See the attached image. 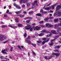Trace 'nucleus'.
I'll return each mask as SVG.
<instances>
[{
  "label": "nucleus",
  "instance_id": "obj_49",
  "mask_svg": "<svg viewBox=\"0 0 61 61\" xmlns=\"http://www.w3.org/2000/svg\"><path fill=\"white\" fill-rule=\"evenodd\" d=\"M25 5H23L22 6V7L23 8H24V7H25Z\"/></svg>",
  "mask_w": 61,
  "mask_h": 61
},
{
  "label": "nucleus",
  "instance_id": "obj_7",
  "mask_svg": "<svg viewBox=\"0 0 61 61\" xmlns=\"http://www.w3.org/2000/svg\"><path fill=\"white\" fill-rule=\"evenodd\" d=\"M61 8V6L59 5H58L56 8V12H57V11L58 10L60 9Z\"/></svg>",
  "mask_w": 61,
  "mask_h": 61
},
{
  "label": "nucleus",
  "instance_id": "obj_25",
  "mask_svg": "<svg viewBox=\"0 0 61 61\" xmlns=\"http://www.w3.org/2000/svg\"><path fill=\"white\" fill-rule=\"evenodd\" d=\"M23 36L24 37H26V36H27V34H26V33H25Z\"/></svg>",
  "mask_w": 61,
  "mask_h": 61
},
{
  "label": "nucleus",
  "instance_id": "obj_33",
  "mask_svg": "<svg viewBox=\"0 0 61 61\" xmlns=\"http://www.w3.org/2000/svg\"><path fill=\"white\" fill-rule=\"evenodd\" d=\"M15 6V7H16L17 6V5L15 3H14L13 4Z\"/></svg>",
  "mask_w": 61,
  "mask_h": 61
},
{
  "label": "nucleus",
  "instance_id": "obj_52",
  "mask_svg": "<svg viewBox=\"0 0 61 61\" xmlns=\"http://www.w3.org/2000/svg\"><path fill=\"white\" fill-rule=\"evenodd\" d=\"M55 6V5H53L52 7V9H54V7Z\"/></svg>",
  "mask_w": 61,
  "mask_h": 61
},
{
  "label": "nucleus",
  "instance_id": "obj_3",
  "mask_svg": "<svg viewBox=\"0 0 61 61\" xmlns=\"http://www.w3.org/2000/svg\"><path fill=\"white\" fill-rule=\"evenodd\" d=\"M6 39V37H4L3 36H0V41H3Z\"/></svg>",
  "mask_w": 61,
  "mask_h": 61
},
{
  "label": "nucleus",
  "instance_id": "obj_14",
  "mask_svg": "<svg viewBox=\"0 0 61 61\" xmlns=\"http://www.w3.org/2000/svg\"><path fill=\"white\" fill-rule=\"evenodd\" d=\"M8 26L11 27V28H17V27L16 26H12L11 25H8Z\"/></svg>",
  "mask_w": 61,
  "mask_h": 61
},
{
  "label": "nucleus",
  "instance_id": "obj_42",
  "mask_svg": "<svg viewBox=\"0 0 61 61\" xmlns=\"http://www.w3.org/2000/svg\"><path fill=\"white\" fill-rule=\"evenodd\" d=\"M57 25H54V26H55V28H56V27L57 26Z\"/></svg>",
  "mask_w": 61,
  "mask_h": 61
},
{
  "label": "nucleus",
  "instance_id": "obj_22",
  "mask_svg": "<svg viewBox=\"0 0 61 61\" xmlns=\"http://www.w3.org/2000/svg\"><path fill=\"white\" fill-rule=\"evenodd\" d=\"M60 47V46H56L55 47V48H59Z\"/></svg>",
  "mask_w": 61,
  "mask_h": 61
},
{
  "label": "nucleus",
  "instance_id": "obj_51",
  "mask_svg": "<svg viewBox=\"0 0 61 61\" xmlns=\"http://www.w3.org/2000/svg\"><path fill=\"white\" fill-rule=\"evenodd\" d=\"M18 16H20V17H22L21 16V15L20 14L18 15Z\"/></svg>",
  "mask_w": 61,
  "mask_h": 61
},
{
  "label": "nucleus",
  "instance_id": "obj_16",
  "mask_svg": "<svg viewBox=\"0 0 61 61\" xmlns=\"http://www.w3.org/2000/svg\"><path fill=\"white\" fill-rule=\"evenodd\" d=\"M18 26L19 27H22L23 26V25H22L21 24L19 23L18 24Z\"/></svg>",
  "mask_w": 61,
  "mask_h": 61
},
{
  "label": "nucleus",
  "instance_id": "obj_35",
  "mask_svg": "<svg viewBox=\"0 0 61 61\" xmlns=\"http://www.w3.org/2000/svg\"><path fill=\"white\" fill-rule=\"evenodd\" d=\"M46 39H47V38H44L43 39V40H46Z\"/></svg>",
  "mask_w": 61,
  "mask_h": 61
},
{
  "label": "nucleus",
  "instance_id": "obj_29",
  "mask_svg": "<svg viewBox=\"0 0 61 61\" xmlns=\"http://www.w3.org/2000/svg\"><path fill=\"white\" fill-rule=\"evenodd\" d=\"M16 7H17V8L18 9H20V8H21V7H20L18 5H17V6Z\"/></svg>",
  "mask_w": 61,
  "mask_h": 61
},
{
  "label": "nucleus",
  "instance_id": "obj_59",
  "mask_svg": "<svg viewBox=\"0 0 61 61\" xmlns=\"http://www.w3.org/2000/svg\"><path fill=\"white\" fill-rule=\"evenodd\" d=\"M43 10L42 9L40 11V12H43Z\"/></svg>",
  "mask_w": 61,
  "mask_h": 61
},
{
  "label": "nucleus",
  "instance_id": "obj_19",
  "mask_svg": "<svg viewBox=\"0 0 61 61\" xmlns=\"http://www.w3.org/2000/svg\"><path fill=\"white\" fill-rule=\"evenodd\" d=\"M48 41H49V39H48L46 41H43L42 42V45H44V44H45L46 42H47Z\"/></svg>",
  "mask_w": 61,
  "mask_h": 61
},
{
  "label": "nucleus",
  "instance_id": "obj_46",
  "mask_svg": "<svg viewBox=\"0 0 61 61\" xmlns=\"http://www.w3.org/2000/svg\"><path fill=\"white\" fill-rule=\"evenodd\" d=\"M30 21V20H27L26 21V22L28 23H29Z\"/></svg>",
  "mask_w": 61,
  "mask_h": 61
},
{
  "label": "nucleus",
  "instance_id": "obj_44",
  "mask_svg": "<svg viewBox=\"0 0 61 61\" xmlns=\"http://www.w3.org/2000/svg\"><path fill=\"white\" fill-rule=\"evenodd\" d=\"M9 10H8L6 12V13H7V14H8V13H9Z\"/></svg>",
  "mask_w": 61,
  "mask_h": 61
},
{
  "label": "nucleus",
  "instance_id": "obj_6",
  "mask_svg": "<svg viewBox=\"0 0 61 61\" xmlns=\"http://www.w3.org/2000/svg\"><path fill=\"white\" fill-rule=\"evenodd\" d=\"M28 0H21L20 1V4H22L23 2L24 3H25L26 2H27Z\"/></svg>",
  "mask_w": 61,
  "mask_h": 61
},
{
  "label": "nucleus",
  "instance_id": "obj_58",
  "mask_svg": "<svg viewBox=\"0 0 61 61\" xmlns=\"http://www.w3.org/2000/svg\"><path fill=\"white\" fill-rule=\"evenodd\" d=\"M33 53L35 56L36 55V53L35 52H33Z\"/></svg>",
  "mask_w": 61,
  "mask_h": 61
},
{
  "label": "nucleus",
  "instance_id": "obj_48",
  "mask_svg": "<svg viewBox=\"0 0 61 61\" xmlns=\"http://www.w3.org/2000/svg\"><path fill=\"white\" fill-rule=\"evenodd\" d=\"M61 24L59 23L58 24V25H60L61 26V21L60 22Z\"/></svg>",
  "mask_w": 61,
  "mask_h": 61
},
{
  "label": "nucleus",
  "instance_id": "obj_47",
  "mask_svg": "<svg viewBox=\"0 0 61 61\" xmlns=\"http://www.w3.org/2000/svg\"><path fill=\"white\" fill-rule=\"evenodd\" d=\"M41 27H45V26L43 25H41Z\"/></svg>",
  "mask_w": 61,
  "mask_h": 61
},
{
  "label": "nucleus",
  "instance_id": "obj_17",
  "mask_svg": "<svg viewBox=\"0 0 61 61\" xmlns=\"http://www.w3.org/2000/svg\"><path fill=\"white\" fill-rule=\"evenodd\" d=\"M36 15H37L38 16H42V15H41V14L40 13H38V14H36Z\"/></svg>",
  "mask_w": 61,
  "mask_h": 61
},
{
  "label": "nucleus",
  "instance_id": "obj_12",
  "mask_svg": "<svg viewBox=\"0 0 61 61\" xmlns=\"http://www.w3.org/2000/svg\"><path fill=\"white\" fill-rule=\"evenodd\" d=\"M56 40V39H55L54 40H52L51 41V43L49 45L50 46H52V45H53L54 43H53V42H54Z\"/></svg>",
  "mask_w": 61,
  "mask_h": 61
},
{
  "label": "nucleus",
  "instance_id": "obj_62",
  "mask_svg": "<svg viewBox=\"0 0 61 61\" xmlns=\"http://www.w3.org/2000/svg\"><path fill=\"white\" fill-rule=\"evenodd\" d=\"M6 60H4V59H2L1 60V61H5Z\"/></svg>",
  "mask_w": 61,
  "mask_h": 61
},
{
  "label": "nucleus",
  "instance_id": "obj_60",
  "mask_svg": "<svg viewBox=\"0 0 61 61\" xmlns=\"http://www.w3.org/2000/svg\"><path fill=\"white\" fill-rule=\"evenodd\" d=\"M40 18H37V20H40Z\"/></svg>",
  "mask_w": 61,
  "mask_h": 61
},
{
  "label": "nucleus",
  "instance_id": "obj_10",
  "mask_svg": "<svg viewBox=\"0 0 61 61\" xmlns=\"http://www.w3.org/2000/svg\"><path fill=\"white\" fill-rule=\"evenodd\" d=\"M51 7L50 6L49 7H47L45 8H44V9L45 10H49L51 9Z\"/></svg>",
  "mask_w": 61,
  "mask_h": 61
},
{
  "label": "nucleus",
  "instance_id": "obj_53",
  "mask_svg": "<svg viewBox=\"0 0 61 61\" xmlns=\"http://www.w3.org/2000/svg\"><path fill=\"white\" fill-rule=\"evenodd\" d=\"M30 5V4L29 3H28L27 4V6H29Z\"/></svg>",
  "mask_w": 61,
  "mask_h": 61
},
{
  "label": "nucleus",
  "instance_id": "obj_63",
  "mask_svg": "<svg viewBox=\"0 0 61 61\" xmlns=\"http://www.w3.org/2000/svg\"><path fill=\"white\" fill-rule=\"evenodd\" d=\"M45 59H47V57H46V56H45Z\"/></svg>",
  "mask_w": 61,
  "mask_h": 61
},
{
  "label": "nucleus",
  "instance_id": "obj_32",
  "mask_svg": "<svg viewBox=\"0 0 61 61\" xmlns=\"http://www.w3.org/2000/svg\"><path fill=\"white\" fill-rule=\"evenodd\" d=\"M31 45L33 46H34V47H35V46H36V45L35 44H33V43H32Z\"/></svg>",
  "mask_w": 61,
  "mask_h": 61
},
{
  "label": "nucleus",
  "instance_id": "obj_9",
  "mask_svg": "<svg viewBox=\"0 0 61 61\" xmlns=\"http://www.w3.org/2000/svg\"><path fill=\"white\" fill-rule=\"evenodd\" d=\"M60 53H52V55H55L56 56H58L60 55Z\"/></svg>",
  "mask_w": 61,
  "mask_h": 61
},
{
  "label": "nucleus",
  "instance_id": "obj_30",
  "mask_svg": "<svg viewBox=\"0 0 61 61\" xmlns=\"http://www.w3.org/2000/svg\"><path fill=\"white\" fill-rule=\"evenodd\" d=\"M51 5V3H49V4H48L46 6H50V5Z\"/></svg>",
  "mask_w": 61,
  "mask_h": 61
},
{
  "label": "nucleus",
  "instance_id": "obj_1",
  "mask_svg": "<svg viewBox=\"0 0 61 61\" xmlns=\"http://www.w3.org/2000/svg\"><path fill=\"white\" fill-rule=\"evenodd\" d=\"M57 34V33L56 32V31L54 30H52L51 31V32L50 33V35H47L46 37H50L52 36V34Z\"/></svg>",
  "mask_w": 61,
  "mask_h": 61
},
{
  "label": "nucleus",
  "instance_id": "obj_24",
  "mask_svg": "<svg viewBox=\"0 0 61 61\" xmlns=\"http://www.w3.org/2000/svg\"><path fill=\"white\" fill-rule=\"evenodd\" d=\"M39 36H44V34L42 33H41L39 35Z\"/></svg>",
  "mask_w": 61,
  "mask_h": 61
},
{
  "label": "nucleus",
  "instance_id": "obj_55",
  "mask_svg": "<svg viewBox=\"0 0 61 61\" xmlns=\"http://www.w3.org/2000/svg\"><path fill=\"white\" fill-rule=\"evenodd\" d=\"M21 16L22 17H21V18L23 17H24V15H21Z\"/></svg>",
  "mask_w": 61,
  "mask_h": 61
},
{
  "label": "nucleus",
  "instance_id": "obj_39",
  "mask_svg": "<svg viewBox=\"0 0 61 61\" xmlns=\"http://www.w3.org/2000/svg\"><path fill=\"white\" fill-rule=\"evenodd\" d=\"M0 58L1 59H4V56H1L0 57Z\"/></svg>",
  "mask_w": 61,
  "mask_h": 61
},
{
  "label": "nucleus",
  "instance_id": "obj_8",
  "mask_svg": "<svg viewBox=\"0 0 61 61\" xmlns=\"http://www.w3.org/2000/svg\"><path fill=\"white\" fill-rule=\"evenodd\" d=\"M46 25L47 27H52V25L49 24V23H47L46 24Z\"/></svg>",
  "mask_w": 61,
  "mask_h": 61
},
{
  "label": "nucleus",
  "instance_id": "obj_38",
  "mask_svg": "<svg viewBox=\"0 0 61 61\" xmlns=\"http://www.w3.org/2000/svg\"><path fill=\"white\" fill-rule=\"evenodd\" d=\"M8 42V41H5L3 42L4 44H5V43H7Z\"/></svg>",
  "mask_w": 61,
  "mask_h": 61
},
{
  "label": "nucleus",
  "instance_id": "obj_26",
  "mask_svg": "<svg viewBox=\"0 0 61 61\" xmlns=\"http://www.w3.org/2000/svg\"><path fill=\"white\" fill-rule=\"evenodd\" d=\"M16 20V22H18L19 21V20H18V18H17L15 19Z\"/></svg>",
  "mask_w": 61,
  "mask_h": 61
},
{
  "label": "nucleus",
  "instance_id": "obj_18",
  "mask_svg": "<svg viewBox=\"0 0 61 61\" xmlns=\"http://www.w3.org/2000/svg\"><path fill=\"white\" fill-rule=\"evenodd\" d=\"M37 0H36L34 2V3H33L32 4V5H35V4H37Z\"/></svg>",
  "mask_w": 61,
  "mask_h": 61
},
{
  "label": "nucleus",
  "instance_id": "obj_61",
  "mask_svg": "<svg viewBox=\"0 0 61 61\" xmlns=\"http://www.w3.org/2000/svg\"><path fill=\"white\" fill-rule=\"evenodd\" d=\"M12 14V13L11 12H9L8 13V14Z\"/></svg>",
  "mask_w": 61,
  "mask_h": 61
},
{
  "label": "nucleus",
  "instance_id": "obj_64",
  "mask_svg": "<svg viewBox=\"0 0 61 61\" xmlns=\"http://www.w3.org/2000/svg\"><path fill=\"white\" fill-rule=\"evenodd\" d=\"M24 14H26V12L25 11H24L23 12Z\"/></svg>",
  "mask_w": 61,
  "mask_h": 61
},
{
  "label": "nucleus",
  "instance_id": "obj_34",
  "mask_svg": "<svg viewBox=\"0 0 61 61\" xmlns=\"http://www.w3.org/2000/svg\"><path fill=\"white\" fill-rule=\"evenodd\" d=\"M18 48H19V49H20L21 50H22V49H21V47H20V46H18Z\"/></svg>",
  "mask_w": 61,
  "mask_h": 61
},
{
  "label": "nucleus",
  "instance_id": "obj_27",
  "mask_svg": "<svg viewBox=\"0 0 61 61\" xmlns=\"http://www.w3.org/2000/svg\"><path fill=\"white\" fill-rule=\"evenodd\" d=\"M7 26L6 25H3L1 26L2 28H4V27H6Z\"/></svg>",
  "mask_w": 61,
  "mask_h": 61
},
{
  "label": "nucleus",
  "instance_id": "obj_2",
  "mask_svg": "<svg viewBox=\"0 0 61 61\" xmlns=\"http://www.w3.org/2000/svg\"><path fill=\"white\" fill-rule=\"evenodd\" d=\"M30 39V36H28V38H26L25 41L27 43L30 45L31 44V42L29 41Z\"/></svg>",
  "mask_w": 61,
  "mask_h": 61
},
{
  "label": "nucleus",
  "instance_id": "obj_21",
  "mask_svg": "<svg viewBox=\"0 0 61 61\" xmlns=\"http://www.w3.org/2000/svg\"><path fill=\"white\" fill-rule=\"evenodd\" d=\"M58 19H56L54 20V22L55 23H56V22H58Z\"/></svg>",
  "mask_w": 61,
  "mask_h": 61
},
{
  "label": "nucleus",
  "instance_id": "obj_37",
  "mask_svg": "<svg viewBox=\"0 0 61 61\" xmlns=\"http://www.w3.org/2000/svg\"><path fill=\"white\" fill-rule=\"evenodd\" d=\"M53 17H50L49 18H48L49 19H53Z\"/></svg>",
  "mask_w": 61,
  "mask_h": 61
},
{
  "label": "nucleus",
  "instance_id": "obj_41",
  "mask_svg": "<svg viewBox=\"0 0 61 61\" xmlns=\"http://www.w3.org/2000/svg\"><path fill=\"white\" fill-rule=\"evenodd\" d=\"M4 17H7V15H6L5 14L4 15Z\"/></svg>",
  "mask_w": 61,
  "mask_h": 61
},
{
  "label": "nucleus",
  "instance_id": "obj_5",
  "mask_svg": "<svg viewBox=\"0 0 61 61\" xmlns=\"http://www.w3.org/2000/svg\"><path fill=\"white\" fill-rule=\"evenodd\" d=\"M31 27V25H28L26 26L25 27V28L26 30H29L30 29V28Z\"/></svg>",
  "mask_w": 61,
  "mask_h": 61
},
{
  "label": "nucleus",
  "instance_id": "obj_11",
  "mask_svg": "<svg viewBox=\"0 0 61 61\" xmlns=\"http://www.w3.org/2000/svg\"><path fill=\"white\" fill-rule=\"evenodd\" d=\"M34 28V29H36V30H40V27H38V26H36L35 27H33Z\"/></svg>",
  "mask_w": 61,
  "mask_h": 61
},
{
  "label": "nucleus",
  "instance_id": "obj_28",
  "mask_svg": "<svg viewBox=\"0 0 61 61\" xmlns=\"http://www.w3.org/2000/svg\"><path fill=\"white\" fill-rule=\"evenodd\" d=\"M34 13V12L33 11H30L29 12V15H30L31 14H32V13Z\"/></svg>",
  "mask_w": 61,
  "mask_h": 61
},
{
  "label": "nucleus",
  "instance_id": "obj_20",
  "mask_svg": "<svg viewBox=\"0 0 61 61\" xmlns=\"http://www.w3.org/2000/svg\"><path fill=\"white\" fill-rule=\"evenodd\" d=\"M33 28L31 27V26H30V31H33Z\"/></svg>",
  "mask_w": 61,
  "mask_h": 61
},
{
  "label": "nucleus",
  "instance_id": "obj_13",
  "mask_svg": "<svg viewBox=\"0 0 61 61\" xmlns=\"http://www.w3.org/2000/svg\"><path fill=\"white\" fill-rule=\"evenodd\" d=\"M41 32H43V33H48L49 32L48 31H46V30H42L41 31Z\"/></svg>",
  "mask_w": 61,
  "mask_h": 61
},
{
  "label": "nucleus",
  "instance_id": "obj_40",
  "mask_svg": "<svg viewBox=\"0 0 61 61\" xmlns=\"http://www.w3.org/2000/svg\"><path fill=\"white\" fill-rule=\"evenodd\" d=\"M59 37V35H58L57 36H55V38H56V39H57V38L58 37Z\"/></svg>",
  "mask_w": 61,
  "mask_h": 61
},
{
  "label": "nucleus",
  "instance_id": "obj_36",
  "mask_svg": "<svg viewBox=\"0 0 61 61\" xmlns=\"http://www.w3.org/2000/svg\"><path fill=\"white\" fill-rule=\"evenodd\" d=\"M44 23V21H42L40 22V23L41 24H43Z\"/></svg>",
  "mask_w": 61,
  "mask_h": 61
},
{
  "label": "nucleus",
  "instance_id": "obj_15",
  "mask_svg": "<svg viewBox=\"0 0 61 61\" xmlns=\"http://www.w3.org/2000/svg\"><path fill=\"white\" fill-rule=\"evenodd\" d=\"M57 15H58V16H61V13L59 11H58L57 12Z\"/></svg>",
  "mask_w": 61,
  "mask_h": 61
},
{
  "label": "nucleus",
  "instance_id": "obj_4",
  "mask_svg": "<svg viewBox=\"0 0 61 61\" xmlns=\"http://www.w3.org/2000/svg\"><path fill=\"white\" fill-rule=\"evenodd\" d=\"M7 51V50L6 49H5L2 51V52L3 54H7V52H6Z\"/></svg>",
  "mask_w": 61,
  "mask_h": 61
},
{
  "label": "nucleus",
  "instance_id": "obj_50",
  "mask_svg": "<svg viewBox=\"0 0 61 61\" xmlns=\"http://www.w3.org/2000/svg\"><path fill=\"white\" fill-rule=\"evenodd\" d=\"M29 17H27L25 18L24 19H25V20H26L27 19H29Z\"/></svg>",
  "mask_w": 61,
  "mask_h": 61
},
{
  "label": "nucleus",
  "instance_id": "obj_31",
  "mask_svg": "<svg viewBox=\"0 0 61 61\" xmlns=\"http://www.w3.org/2000/svg\"><path fill=\"white\" fill-rule=\"evenodd\" d=\"M37 42L38 43H42V42L40 41H37Z\"/></svg>",
  "mask_w": 61,
  "mask_h": 61
},
{
  "label": "nucleus",
  "instance_id": "obj_54",
  "mask_svg": "<svg viewBox=\"0 0 61 61\" xmlns=\"http://www.w3.org/2000/svg\"><path fill=\"white\" fill-rule=\"evenodd\" d=\"M55 51H56V52H59V51L58 50H56Z\"/></svg>",
  "mask_w": 61,
  "mask_h": 61
},
{
  "label": "nucleus",
  "instance_id": "obj_57",
  "mask_svg": "<svg viewBox=\"0 0 61 61\" xmlns=\"http://www.w3.org/2000/svg\"><path fill=\"white\" fill-rule=\"evenodd\" d=\"M8 7H9V9H10L11 7V6L9 5L8 6Z\"/></svg>",
  "mask_w": 61,
  "mask_h": 61
},
{
  "label": "nucleus",
  "instance_id": "obj_56",
  "mask_svg": "<svg viewBox=\"0 0 61 61\" xmlns=\"http://www.w3.org/2000/svg\"><path fill=\"white\" fill-rule=\"evenodd\" d=\"M61 28H57V30H60L61 29Z\"/></svg>",
  "mask_w": 61,
  "mask_h": 61
},
{
  "label": "nucleus",
  "instance_id": "obj_45",
  "mask_svg": "<svg viewBox=\"0 0 61 61\" xmlns=\"http://www.w3.org/2000/svg\"><path fill=\"white\" fill-rule=\"evenodd\" d=\"M13 47H11L10 48V51H12V50L13 49Z\"/></svg>",
  "mask_w": 61,
  "mask_h": 61
},
{
  "label": "nucleus",
  "instance_id": "obj_23",
  "mask_svg": "<svg viewBox=\"0 0 61 61\" xmlns=\"http://www.w3.org/2000/svg\"><path fill=\"white\" fill-rule=\"evenodd\" d=\"M20 12H21V11H16L15 12V13L16 14L18 15V14H19V13H20Z\"/></svg>",
  "mask_w": 61,
  "mask_h": 61
},
{
  "label": "nucleus",
  "instance_id": "obj_43",
  "mask_svg": "<svg viewBox=\"0 0 61 61\" xmlns=\"http://www.w3.org/2000/svg\"><path fill=\"white\" fill-rule=\"evenodd\" d=\"M48 19H48V18H46V19H45L44 20L46 21H47V20H48Z\"/></svg>",
  "mask_w": 61,
  "mask_h": 61
}]
</instances>
